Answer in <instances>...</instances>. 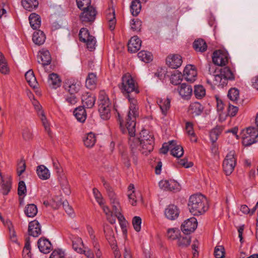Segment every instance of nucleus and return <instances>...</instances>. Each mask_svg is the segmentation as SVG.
Segmentation results:
<instances>
[{
  "mask_svg": "<svg viewBox=\"0 0 258 258\" xmlns=\"http://www.w3.org/2000/svg\"><path fill=\"white\" fill-rule=\"evenodd\" d=\"M130 103V110L127 115L125 121L124 122L119 118L120 129L123 134H128L131 136L136 133V119L139 116V107L135 96L127 98Z\"/></svg>",
  "mask_w": 258,
  "mask_h": 258,
  "instance_id": "f257e3e1",
  "label": "nucleus"
},
{
  "mask_svg": "<svg viewBox=\"0 0 258 258\" xmlns=\"http://www.w3.org/2000/svg\"><path fill=\"white\" fill-rule=\"evenodd\" d=\"M130 136L128 143L132 149L139 146V149L143 154L147 155L153 151L154 145V139L153 135L150 134L148 131L143 130L139 134L138 138L135 137V134Z\"/></svg>",
  "mask_w": 258,
  "mask_h": 258,
  "instance_id": "f03ea898",
  "label": "nucleus"
},
{
  "mask_svg": "<svg viewBox=\"0 0 258 258\" xmlns=\"http://www.w3.org/2000/svg\"><path fill=\"white\" fill-rule=\"evenodd\" d=\"M188 207L194 215L204 213L208 208L206 198L202 194H195L189 199Z\"/></svg>",
  "mask_w": 258,
  "mask_h": 258,
  "instance_id": "7ed1b4c3",
  "label": "nucleus"
},
{
  "mask_svg": "<svg viewBox=\"0 0 258 258\" xmlns=\"http://www.w3.org/2000/svg\"><path fill=\"white\" fill-rule=\"evenodd\" d=\"M118 87L126 98L135 96L139 93L137 84L129 73L123 75Z\"/></svg>",
  "mask_w": 258,
  "mask_h": 258,
  "instance_id": "20e7f679",
  "label": "nucleus"
},
{
  "mask_svg": "<svg viewBox=\"0 0 258 258\" xmlns=\"http://www.w3.org/2000/svg\"><path fill=\"white\" fill-rule=\"evenodd\" d=\"M213 86L223 87L226 85L228 81L234 80V75L228 67L220 68L219 72L216 74L213 77Z\"/></svg>",
  "mask_w": 258,
  "mask_h": 258,
  "instance_id": "39448f33",
  "label": "nucleus"
},
{
  "mask_svg": "<svg viewBox=\"0 0 258 258\" xmlns=\"http://www.w3.org/2000/svg\"><path fill=\"white\" fill-rule=\"evenodd\" d=\"M111 104L108 97L104 91H101L99 96L98 111L101 117L104 120L109 119L111 116Z\"/></svg>",
  "mask_w": 258,
  "mask_h": 258,
  "instance_id": "423d86ee",
  "label": "nucleus"
},
{
  "mask_svg": "<svg viewBox=\"0 0 258 258\" xmlns=\"http://www.w3.org/2000/svg\"><path fill=\"white\" fill-rule=\"evenodd\" d=\"M169 150L171 151V154L177 158L181 157L183 154L182 147L177 145L176 142L174 140L170 141L168 143H164L162 147L160 150V152L161 153L165 154Z\"/></svg>",
  "mask_w": 258,
  "mask_h": 258,
  "instance_id": "0eeeda50",
  "label": "nucleus"
},
{
  "mask_svg": "<svg viewBox=\"0 0 258 258\" xmlns=\"http://www.w3.org/2000/svg\"><path fill=\"white\" fill-rule=\"evenodd\" d=\"M52 162L53 166L57 172L58 178L61 184V188L62 190L64 191V192L66 195H69L70 194L71 191L70 190L69 182L67 180V177L63 173V171L61 169V166L59 163L58 162V161L57 160H52Z\"/></svg>",
  "mask_w": 258,
  "mask_h": 258,
  "instance_id": "6e6552de",
  "label": "nucleus"
},
{
  "mask_svg": "<svg viewBox=\"0 0 258 258\" xmlns=\"http://www.w3.org/2000/svg\"><path fill=\"white\" fill-rule=\"evenodd\" d=\"M258 141V130L255 127H248L243 131L242 144L244 146H249Z\"/></svg>",
  "mask_w": 258,
  "mask_h": 258,
  "instance_id": "1a4fd4ad",
  "label": "nucleus"
},
{
  "mask_svg": "<svg viewBox=\"0 0 258 258\" xmlns=\"http://www.w3.org/2000/svg\"><path fill=\"white\" fill-rule=\"evenodd\" d=\"M235 156V151H231L227 155L225 159L223 161V170L227 175L232 173L236 164V160Z\"/></svg>",
  "mask_w": 258,
  "mask_h": 258,
  "instance_id": "9d476101",
  "label": "nucleus"
},
{
  "mask_svg": "<svg viewBox=\"0 0 258 258\" xmlns=\"http://www.w3.org/2000/svg\"><path fill=\"white\" fill-rule=\"evenodd\" d=\"M80 40L86 43L87 48L90 51H93L95 48L96 40L94 36L90 35L86 28H81L79 32Z\"/></svg>",
  "mask_w": 258,
  "mask_h": 258,
  "instance_id": "9b49d317",
  "label": "nucleus"
},
{
  "mask_svg": "<svg viewBox=\"0 0 258 258\" xmlns=\"http://www.w3.org/2000/svg\"><path fill=\"white\" fill-rule=\"evenodd\" d=\"M80 15V19L84 23H92L94 21L97 11L94 7H89L84 9Z\"/></svg>",
  "mask_w": 258,
  "mask_h": 258,
  "instance_id": "f8f14e48",
  "label": "nucleus"
},
{
  "mask_svg": "<svg viewBox=\"0 0 258 258\" xmlns=\"http://www.w3.org/2000/svg\"><path fill=\"white\" fill-rule=\"evenodd\" d=\"M197 226V220L195 217H191L184 221L181 226V229L185 234L188 235L196 230Z\"/></svg>",
  "mask_w": 258,
  "mask_h": 258,
  "instance_id": "ddd939ff",
  "label": "nucleus"
},
{
  "mask_svg": "<svg viewBox=\"0 0 258 258\" xmlns=\"http://www.w3.org/2000/svg\"><path fill=\"white\" fill-rule=\"evenodd\" d=\"M212 60L217 66H225L228 61V54L220 50H216L213 54Z\"/></svg>",
  "mask_w": 258,
  "mask_h": 258,
  "instance_id": "4468645a",
  "label": "nucleus"
},
{
  "mask_svg": "<svg viewBox=\"0 0 258 258\" xmlns=\"http://www.w3.org/2000/svg\"><path fill=\"white\" fill-rule=\"evenodd\" d=\"M160 188L166 191H178L179 189V184L174 180H162L159 182Z\"/></svg>",
  "mask_w": 258,
  "mask_h": 258,
  "instance_id": "2eb2a0df",
  "label": "nucleus"
},
{
  "mask_svg": "<svg viewBox=\"0 0 258 258\" xmlns=\"http://www.w3.org/2000/svg\"><path fill=\"white\" fill-rule=\"evenodd\" d=\"M183 76L187 81L194 82L197 76L196 67L191 64L187 65L184 69Z\"/></svg>",
  "mask_w": 258,
  "mask_h": 258,
  "instance_id": "dca6fc26",
  "label": "nucleus"
},
{
  "mask_svg": "<svg viewBox=\"0 0 258 258\" xmlns=\"http://www.w3.org/2000/svg\"><path fill=\"white\" fill-rule=\"evenodd\" d=\"M166 64L172 69H177L182 64V60L181 56L178 54H171L167 56L166 59Z\"/></svg>",
  "mask_w": 258,
  "mask_h": 258,
  "instance_id": "f3484780",
  "label": "nucleus"
},
{
  "mask_svg": "<svg viewBox=\"0 0 258 258\" xmlns=\"http://www.w3.org/2000/svg\"><path fill=\"white\" fill-rule=\"evenodd\" d=\"M164 214L168 219L174 220L178 217L179 210L177 206L174 205H170L165 209Z\"/></svg>",
  "mask_w": 258,
  "mask_h": 258,
  "instance_id": "a211bd4d",
  "label": "nucleus"
},
{
  "mask_svg": "<svg viewBox=\"0 0 258 258\" xmlns=\"http://www.w3.org/2000/svg\"><path fill=\"white\" fill-rule=\"evenodd\" d=\"M178 92L180 96L183 98H187L191 94L192 89L190 85L185 83H182L178 86L177 88L175 89Z\"/></svg>",
  "mask_w": 258,
  "mask_h": 258,
  "instance_id": "6ab92c4d",
  "label": "nucleus"
},
{
  "mask_svg": "<svg viewBox=\"0 0 258 258\" xmlns=\"http://www.w3.org/2000/svg\"><path fill=\"white\" fill-rule=\"evenodd\" d=\"M38 62L41 63L43 67L49 64L51 61V57L49 52L47 50L39 51L38 55Z\"/></svg>",
  "mask_w": 258,
  "mask_h": 258,
  "instance_id": "aec40b11",
  "label": "nucleus"
},
{
  "mask_svg": "<svg viewBox=\"0 0 258 258\" xmlns=\"http://www.w3.org/2000/svg\"><path fill=\"white\" fill-rule=\"evenodd\" d=\"M37 244L40 251L44 253H48L52 249L51 242L46 238H40Z\"/></svg>",
  "mask_w": 258,
  "mask_h": 258,
  "instance_id": "412c9836",
  "label": "nucleus"
},
{
  "mask_svg": "<svg viewBox=\"0 0 258 258\" xmlns=\"http://www.w3.org/2000/svg\"><path fill=\"white\" fill-rule=\"evenodd\" d=\"M28 234L33 237H38L41 234V226L37 221L34 220L29 223Z\"/></svg>",
  "mask_w": 258,
  "mask_h": 258,
  "instance_id": "4be33fe9",
  "label": "nucleus"
},
{
  "mask_svg": "<svg viewBox=\"0 0 258 258\" xmlns=\"http://www.w3.org/2000/svg\"><path fill=\"white\" fill-rule=\"evenodd\" d=\"M82 102L83 107L91 108L94 105L95 97L91 93L86 92L82 96Z\"/></svg>",
  "mask_w": 258,
  "mask_h": 258,
  "instance_id": "5701e85b",
  "label": "nucleus"
},
{
  "mask_svg": "<svg viewBox=\"0 0 258 258\" xmlns=\"http://www.w3.org/2000/svg\"><path fill=\"white\" fill-rule=\"evenodd\" d=\"M141 43V40L137 36L132 37L127 44L128 51L132 53L137 52L140 49Z\"/></svg>",
  "mask_w": 258,
  "mask_h": 258,
  "instance_id": "b1692460",
  "label": "nucleus"
},
{
  "mask_svg": "<svg viewBox=\"0 0 258 258\" xmlns=\"http://www.w3.org/2000/svg\"><path fill=\"white\" fill-rule=\"evenodd\" d=\"M104 232L106 239L112 246V248H114L116 247V244L113 229L109 225H107L104 227Z\"/></svg>",
  "mask_w": 258,
  "mask_h": 258,
  "instance_id": "393cba45",
  "label": "nucleus"
},
{
  "mask_svg": "<svg viewBox=\"0 0 258 258\" xmlns=\"http://www.w3.org/2000/svg\"><path fill=\"white\" fill-rule=\"evenodd\" d=\"M106 19L108 22L109 28L111 30H113L116 24L114 9L113 8H109L106 11Z\"/></svg>",
  "mask_w": 258,
  "mask_h": 258,
  "instance_id": "a878e982",
  "label": "nucleus"
},
{
  "mask_svg": "<svg viewBox=\"0 0 258 258\" xmlns=\"http://www.w3.org/2000/svg\"><path fill=\"white\" fill-rule=\"evenodd\" d=\"M64 87L70 94H76L80 90L81 86L79 83L68 81L66 82Z\"/></svg>",
  "mask_w": 258,
  "mask_h": 258,
  "instance_id": "bb28decb",
  "label": "nucleus"
},
{
  "mask_svg": "<svg viewBox=\"0 0 258 258\" xmlns=\"http://www.w3.org/2000/svg\"><path fill=\"white\" fill-rule=\"evenodd\" d=\"M36 172L38 176L42 180H47L50 178V173L49 170L43 165L38 166Z\"/></svg>",
  "mask_w": 258,
  "mask_h": 258,
  "instance_id": "cd10ccee",
  "label": "nucleus"
},
{
  "mask_svg": "<svg viewBox=\"0 0 258 258\" xmlns=\"http://www.w3.org/2000/svg\"><path fill=\"white\" fill-rule=\"evenodd\" d=\"M74 115L77 119L81 122H84L86 119V111L83 106L76 108L74 111Z\"/></svg>",
  "mask_w": 258,
  "mask_h": 258,
  "instance_id": "c85d7f7f",
  "label": "nucleus"
},
{
  "mask_svg": "<svg viewBox=\"0 0 258 258\" xmlns=\"http://www.w3.org/2000/svg\"><path fill=\"white\" fill-rule=\"evenodd\" d=\"M21 4L23 8L29 12L35 10L39 4L38 0H22Z\"/></svg>",
  "mask_w": 258,
  "mask_h": 258,
  "instance_id": "c756f323",
  "label": "nucleus"
},
{
  "mask_svg": "<svg viewBox=\"0 0 258 258\" xmlns=\"http://www.w3.org/2000/svg\"><path fill=\"white\" fill-rule=\"evenodd\" d=\"M30 24L33 29H37L40 28L41 25L40 17L35 14L32 13L29 17Z\"/></svg>",
  "mask_w": 258,
  "mask_h": 258,
  "instance_id": "7c9ffc66",
  "label": "nucleus"
},
{
  "mask_svg": "<svg viewBox=\"0 0 258 258\" xmlns=\"http://www.w3.org/2000/svg\"><path fill=\"white\" fill-rule=\"evenodd\" d=\"M73 249L78 253H83L84 244L81 238L76 236L72 239Z\"/></svg>",
  "mask_w": 258,
  "mask_h": 258,
  "instance_id": "2f4dec72",
  "label": "nucleus"
},
{
  "mask_svg": "<svg viewBox=\"0 0 258 258\" xmlns=\"http://www.w3.org/2000/svg\"><path fill=\"white\" fill-rule=\"evenodd\" d=\"M193 47L196 51L203 52L206 51L207 45L204 39L199 38L195 40Z\"/></svg>",
  "mask_w": 258,
  "mask_h": 258,
  "instance_id": "473e14b6",
  "label": "nucleus"
},
{
  "mask_svg": "<svg viewBox=\"0 0 258 258\" xmlns=\"http://www.w3.org/2000/svg\"><path fill=\"white\" fill-rule=\"evenodd\" d=\"M97 82V77L95 74L90 73L86 80V86L90 89L95 88Z\"/></svg>",
  "mask_w": 258,
  "mask_h": 258,
  "instance_id": "72a5a7b5",
  "label": "nucleus"
},
{
  "mask_svg": "<svg viewBox=\"0 0 258 258\" xmlns=\"http://www.w3.org/2000/svg\"><path fill=\"white\" fill-rule=\"evenodd\" d=\"M46 37L43 32L38 30V31L35 32L33 35V41L35 44L40 45L44 43L45 42Z\"/></svg>",
  "mask_w": 258,
  "mask_h": 258,
  "instance_id": "f704fd0d",
  "label": "nucleus"
},
{
  "mask_svg": "<svg viewBox=\"0 0 258 258\" xmlns=\"http://www.w3.org/2000/svg\"><path fill=\"white\" fill-rule=\"evenodd\" d=\"M204 107L201 104L195 102L191 103L189 106L190 113L194 115H199L203 112Z\"/></svg>",
  "mask_w": 258,
  "mask_h": 258,
  "instance_id": "c9c22d12",
  "label": "nucleus"
},
{
  "mask_svg": "<svg viewBox=\"0 0 258 258\" xmlns=\"http://www.w3.org/2000/svg\"><path fill=\"white\" fill-rule=\"evenodd\" d=\"M25 76L26 80L29 85L34 88H35L37 86V82L32 70H29L27 71Z\"/></svg>",
  "mask_w": 258,
  "mask_h": 258,
  "instance_id": "e433bc0d",
  "label": "nucleus"
},
{
  "mask_svg": "<svg viewBox=\"0 0 258 258\" xmlns=\"http://www.w3.org/2000/svg\"><path fill=\"white\" fill-rule=\"evenodd\" d=\"M158 105L162 111L163 114L165 116L167 114V111L170 106V100L168 98L161 99L158 101Z\"/></svg>",
  "mask_w": 258,
  "mask_h": 258,
  "instance_id": "4c0bfd02",
  "label": "nucleus"
},
{
  "mask_svg": "<svg viewBox=\"0 0 258 258\" xmlns=\"http://www.w3.org/2000/svg\"><path fill=\"white\" fill-rule=\"evenodd\" d=\"M48 82L50 85L55 88L60 86L61 80L57 74L52 73L49 76Z\"/></svg>",
  "mask_w": 258,
  "mask_h": 258,
  "instance_id": "58836bf2",
  "label": "nucleus"
},
{
  "mask_svg": "<svg viewBox=\"0 0 258 258\" xmlns=\"http://www.w3.org/2000/svg\"><path fill=\"white\" fill-rule=\"evenodd\" d=\"M183 75L178 71L172 74L170 77V82L174 85H180L182 80Z\"/></svg>",
  "mask_w": 258,
  "mask_h": 258,
  "instance_id": "ea45409f",
  "label": "nucleus"
},
{
  "mask_svg": "<svg viewBox=\"0 0 258 258\" xmlns=\"http://www.w3.org/2000/svg\"><path fill=\"white\" fill-rule=\"evenodd\" d=\"M141 3L140 1L134 0L131 5V12L134 16L138 15L141 10Z\"/></svg>",
  "mask_w": 258,
  "mask_h": 258,
  "instance_id": "a19ab883",
  "label": "nucleus"
},
{
  "mask_svg": "<svg viewBox=\"0 0 258 258\" xmlns=\"http://www.w3.org/2000/svg\"><path fill=\"white\" fill-rule=\"evenodd\" d=\"M24 212L27 217H33L36 215L38 211L36 206L31 204L26 207Z\"/></svg>",
  "mask_w": 258,
  "mask_h": 258,
  "instance_id": "79ce46f5",
  "label": "nucleus"
},
{
  "mask_svg": "<svg viewBox=\"0 0 258 258\" xmlns=\"http://www.w3.org/2000/svg\"><path fill=\"white\" fill-rule=\"evenodd\" d=\"M96 141L95 135L92 133H90L87 134L86 137L84 140V143L87 147L91 148L94 145Z\"/></svg>",
  "mask_w": 258,
  "mask_h": 258,
  "instance_id": "37998d69",
  "label": "nucleus"
},
{
  "mask_svg": "<svg viewBox=\"0 0 258 258\" xmlns=\"http://www.w3.org/2000/svg\"><path fill=\"white\" fill-rule=\"evenodd\" d=\"M0 176L2 179V189L3 191V193L5 195H7L9 192L10 191L11 188V181L10 179L5 181L3 179V177L2 176V173L0 171Z\"/></svg>",
  "mask_w": 258,
  "mask_h": 258,
  "instance_id": "c03bdc74",
  "label": "nucleus"
},
{
  "mask_svg": "<svg viewBox=\"0 0 258 258\" xmlns=\"http://www.w3.org/2000/svg\"><path fill=\"white\" fill-rule=\"evenodd\" d=\"M138 57L143 61L149 62L151 61L153 58L151 52L145 50H142L138 53Z\"/></svg>",
  "mask_w": 258,
  "mask_h": 258,
  "instance_id": "a18cd8bd",
  "label": "nucleus"
},
{
  "mask_svg": "<svg viewBox=\"0 0 258 258\" xmlns=\"http://www.w3.org/2000/svg\"><path fill=\"white\" fill-rule=\"evenodd\" d=\"M190 241V237L189 235L180 236L178 238L177 244L180 247H184L189 245Z\"/></svg>",
  "mask_w": 258,
  "mask_h": 258,
  "instance_id": "49530a36",
  "label": "nucleus"
},
{
  "mask_svg": "<svg viewBox=\"0 0 258 258\" xmlns=\"http://www.w3.org/2000/svg\"><path fill=\"white\" fill-rule=\"evenodd\" d=\"M239 92L237 89L235 88L230 89L228 93V97L230 100L233 102L236 101L239 98Z\"/></svg>",
  "mask_w": 258,
  "mask_h": 258,
  "instance_id": "de8ad7c7",
  "label": "nucleus"
},
{
  "mask_svg": "<svg viewBox=\"0 0 258 258\" xmlns=\"http://www.w3.org/2000/svg\"><path fill=\"white\" fill-rule=\"evenodd\" d=\"M220 133L221 130L220 127H217L211 130L210 133V137L213 144L216 142Z\"/></svg>",
  "mask_w": 258,
  "mask_h": 258,
  "instance_id": "09e8293b",
  "label": "nucleus"
},
{
  "mask_svg": "<svg viewBox=\"0 0 258 258\" xmlns=\"http://www.w3.org/2000/svg\"><path fill=\"white\" fill-rule=\"evenodd\" d=\"M185 129H186L187 134L189 136H192L194 138V140H192V138H191V141L194 142H197V138L195 136V134L194 133V129H193L192 123L190 122H187L186 123Z\"/></svg>",
  "mask_w": 258,
  "mask_h": 258,
  "instance_id": "8fccbe9b",
  "label": "nucleus"
},
{
  "mask_svg": "<svg viewBox=\"0 0 258 258\" xmlns=\"http://www.w3.org/2000/svg\"><path fill=\"white\" fill-rule=\"evenodd\" d=\"M194 94L196 98L200 99L205 96L206 90L202 86H197L195 88Z\"/></svg>",
  "mask_w": 258,
  "mask_h": 258,
  "instance_id": "3c124183",
  "label": "nucleus"
},
{
  "mask_svg": "<svg viewBox=\"0 0 258 258\" xmlns=\"http://www.w3.org/2000/svg\"><path fill=\"white\" fill-rule=\"evenodd\" d=\"M179 234V231L177 228L169 229L167 231V237L171 240L178 239Z\"/></svg>",
  "mask_w": 258,
  "mask_h": 258,
  "instance_id": "603ef678",
  "label": "nucleus"
},
{
  "mask_svg": "<svg viewBox=\"0 0 258 258\" xmlns=\"http://www.w3.org/2000/svg\"><path fill=\"white\" fill-rule=\"evenodd\" d=\"M115 216L118 219L119 224L120 225L121 228L122 229V231L123 233L125 232V231H126V227L127 225V222L125 220L124 216L122 215V214L120 213H118L116 215H115Z\"/></svg>",
  "mask_w": 258,
  "mask_h": 258,
  "instance_id": "864d4df0",
  "label": "nucleus"
},
{
  "mask_svg": "<svg viewBox=\"0 0 258 258\" xmlns=\"http://www.w3.org/2000/svg\"><path fill=\"white\" fill-rule=\"evenodd\" d=\"M209 74L213 77L217 73L219 72V69L216 66V64L214 63H209L207 66Z\"/></svg>",
  "mask_w": 258,
  "mask_h": 258,
  "instance_id": "5fc2aeb1",
  "label": "nucleus"
},
{
  "mask_svg": "<svg viewBox=\"0 0 258 258\" xmlns=\"http://www.w3.org/2000/svg\"><path fill=\"white\" fill-rule=\"evenodd\" d=\"M224 248L223 246H217L215 248L214 255L216 258H223L224 257Z\"/></svg>",
  "mask_w": 258,
  "mask_h": 258,
  "instance_id": "6e6d98bb",
  "label": "nucleus"
},
{
  "mask_svg": "<svg viewBox=\"0 0 258 258\" xmlns=\"http://www.w3.org/2000/svg\"><path fill=\"white\" fill-rule=\"evenodd\" d=\"M78 7L80 10L86 9L89 7H92L91 6V0H76Z\"/></svg>",
  "mask_w": 258,
  "mask_h": 258,
  "instance_id": "4d7b16f0",
  "label": "nucleus"
},
{
  "mask_svg": "<svg viewBox=\"0 0 258 258\" xmlns=\"http://www.w3.org/2000/svg\"><path fill=\"white\" fill-rule=\"evenodd\" d=\"M131 29L134 31L139 32L141 29L142 22L139 19H133L131 24Z\"/></svg>",
  "mask_w": 258,
  "mask_h": 258,
  "instance_id": "13d9d810",
  "label": "nucleus"
},
{
  "mask_svg": "<svg viewBox=\"0 0 258 258\" xmlns=\"http://www.w3.org/2000/svg\"><path fill=\"white\" fill-rule=\"evenodd\" d=\"M142 223V219L139 216H135L133 218L132 223L135 230L139 232L141 230V224Z\"/></svg>",
  "mask_w": 258,
  "mask_h": 258,
  "instance_id": "bf43d9fd",
  "label": "nucleus"
},
{
  "mask_svg": "<svg viewBox=\"0 0 258 258\" xmlns=\"http://www.w3.org/2000/svg\"><path fill=\"white\" fill-rule=\"evenodd\" d=\"M93 192L98 203L100 206H102L103 205V198L100 191L96 188H94Z\"/></svg>",
  "mask_w": 258,
  "mask_h": 258,
  "instance_id": "052dcab7",
  "label": "nucleus"
},
{
  "mask_svg": "<svg viewBox=\"0 0 258 258\" xmlns=\"http://www.w3.org/2000/svg\"><path fill=\"white\" fill-rule=\"evenodd\" d=\"M26 192V186L23 181H20L18 184V194L21 196Z\"/></svg>",
  "mask_w": 258,
  "mask_h": 258,
  "instance_id": "680f3d73",
  "label": "nucleus"
},
{
  "mask_svg": "<svg viewBox=\"0 0 258 258\" xmlns=\"http://www.w3.org/2000/svg\"><path fill=\"white\" fill-rule=\"evenodd\" d=\"M26 169V164L24 160H21L18 164L17 167V174L18 176H20Z\"/></svg>",
  "mask_w": 258,
  "mask_h": 258,
  "instance_id": "e2e57ef3",
  "label": "nucleus"
},
{
  "mask_svg": "<svg viewBox=\"0 0 258 258\" xmlns=\"http://www.w3.org/2000/svg\"><path fill=\"white\" fill-rule=\"evenodd\" d=\"M112 207L113 212L115 215L121 212V207L118 200L113 201L111 203Z\"/></svg>",
  "mask_w": 258,
  "mask_h": 258,
  "instance_id": "0e129e2a",
  "label": "nucleus"
},
{
  "mask_svg": "<svg viewBox=\"0 0 258 258\" xmlns=\"http://www.w3.org/2000/svg\"><path fill=\"white\" fill-rule=\"evenodd\" d=\"M49 258H64V252L61 250H55L52 252Z\"/></svg>",
  "mask_w": 258,
  "mask_h": 258,
  "instance_id": "69168bd1",
  "label": "nucleus"
},
{
  "mask_svg": "<svg viewBox=\"0 0 258 258\" xmlns=\"http://www.w3.org/2000/svg\"><path fill=\"white\" fill-rule=\"evenodd\" d=\"M23 137L25 140L29 141L32 138V133L30 129L25 128L23 130Z\"/></svg>",
  "mask_w": 258,
  "mask_h": 258,
  "instance_id": "338daca9",
  "label": "nucleus"
},
{
  "mask_svg": "<svg viewBox=\"0 0 258 258\" xmlns=\"http://www.w3.org/2000/svg\"><path fill=\"white\" fill-rule=\"evenodd\" d=\"M66 101L71 105H75L78 102V98L75 94H70L66 97Z\"/></svg>",
  "mask_w": 258,
  "mask_h": 258,
  "instance_id": "774afa93",
  "label": "nucleus"
}]
</instances>
